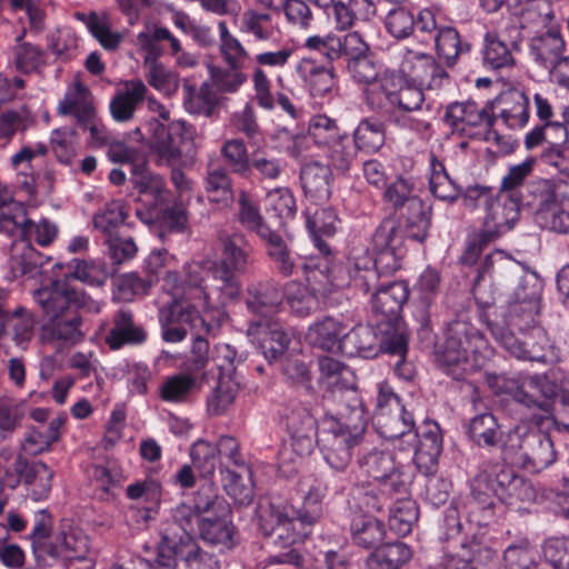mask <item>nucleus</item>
Here are the masks:
<instances>
[{"label": "nucleus", "instance_id": "1", "mask_svg": "<svg viewBox=\"0 0 569 569\" xmlns=\"http://www.w3.org/2000/svg\"><path fill=\"white\" fill-rule=\"evenodd\" d=\"M371 253L353 248L346 262L332 268L326 260L323 270L337 287H349L367 295L373 291L369 305L376 327L390 331L407 330L401 321V311L409 298L405 281L380 282V273H392L400 269L403 258L402 236L393 219H385L376 228L370 241Z\"/></svg>", "mask_w": 569, "mask_h": 569}, {"label": "nucleus", "instance_id": "2", "mask_svg": "<svg viewBox=\"0 0 569 569\" xmlns=\"http://www.w3.org/2000/svg\"><path fill=\"white\" fill-rule=\"evenodd\" d=\"M326 495V483L313 479L303 496L302 507L280 497L260 500L257 511L260 531L281 548L302 542L322 516Z\"/></svg>", "mask_w": 569, "mask_h": 569}, {"label": "nucleus", "instance_id": "3", "mask_svg": "<svg viewBox=\"0 0 569 569\" xmlns=\"http://www.w3.org/2000/svg\"><path fill=\"white\" fill-rule=\"evenodd\" d=\"M33 298L47 319L44 329L64 345H76L84 336L79 311L98 313L101 309L98 300L66 280L51 281L36 290Z\"/></svg>", "mask_w": 569, "mask_h": 569}, {"label": "nucleus", "instance_id": "4", "mask_svg": "<svg viewBox=\"0 0 569 569\" xmlns=\"http://www.w3.org/2000/svg\"><path fill=\"white\" fill-rule=\"evenodd\" d=\"M501 388L521 408L522 419L540 428H549L555 422L558 396L569 406V377L559 370L519 375L505 379Z\"/></svg>", "mask_w": 569, "mask_h": 569}, {"label": "nucleus", "instance_id": "5", "mask_svg": "<svg viewBox=\"0 0 569 569\" xmlns=\"http://www.w3.org/2000/svg\"><path fill=\"white\" fill-rule=\"evenodd\" d=\"M365 409L358 399L336 407L327 403L320 420L317 445L327 463L336 470H345L351 461L353 448L366 430Z\"/></svg>", "mask_w": 569, "mask_h": 569}, {"label": "nucleus", "instance_id": "6", "mask_svg": "<svg viewBox=\"0 0 569 569\" xmlns=\"http://www.w3.org/2000/svg\"><path fill=\"white\" fill-rule=\"evenodd\" d=\"M470 320L469 310L457 311L447 325L445 342L436 355L443 372L458 381L478 369V355L487 349V339Z\"/></svg>", "mask_w": 569, "mask_h": 569}, {"label": "nucleus", "instance_id": "7", "mask_svg": "<svg viewBox=\"0 0 569 569\" xmlns=\"http://www.w3.org/2000/svg\"><path fill=\"white\" fill-rule=\"evenodd\" d=\"M159 322L162 339L166 342L177 343L186 339L188 329L194 332L190 356L183 362V369L191 373L203 371L209 361V342L204 335H210L216 327L206 321L193 305H179L176 301L159 309Z\"/></svg>", "mask_w": 569, "mask_h": 569}, {"label": "nucleus", "instance_id": "8", "mask_svg": "<svg viewBox=\"0 0 569 569\" xmlns=\"http://www.w3.org/2000/svg\"><path fill=\"white\" fill-rule=\"evenodd\" d=\"M134 134L144 141L159 166L189 167L197 158L193 130L184 120H174L168 124L151 118Z\"/></svg>", "mask_w": 569, "mask_h": 569}, {"label": "nucleus", "instance_id": "9", "mask_svg": "<svg viewBox=\"0 0 569 569\" xmlns=\"http://www.w3.org/2000/svg\"><path fill=\"white\" fill-rule=\"evenodd\" d=\"M222 257L203 261V269L211 277V289L222 306L236 300L241 290L238 279L253 263V248L242 233L221 238Z\"/></svg>", "mask_w": 569, "mask_h": 569}, {"label": "nucleus", "instance_id": "10", "mask_svg": "<svg viewBox=\"0 0 569 569\" xmlns=\"http://www.w3.org/2000/svg\"><path fill=\"white\" fill-rule=\"evenodd\" d=\"M475 301L479 308V319L487 325L492 337L513 357L520 360L547 362L557 357L556 347L548 333L540 327H532L529 332H521V338L505 327L497 319H491V301L483 300L480 290L475 291Z\"/></svg>", "mask_w": 569, "mask_h": 569}, {"label": "nucleus", "instance_id": "11", "mask_svg": "<svg viewBox=\"0 0 569 569\" xmlns=\"http://www.w3.org/2000/svg\"><path fill=\"white\" fill-rule=\"evenodd\" d=\"M536 491L527 479L510 468L482 467L471 482V500L485 511H490L495 498L507 505L532 501Z\"/></svg>", "mask_w": 569, "mask_h": 569}, {"label": "nucleus", "instance_id": "12", "mask_svg": "<svg viewBox=\"0 0 569 569\" xmlns=\"http://www.w3.org/2000/svg\"><path fill=\"white\" fill-rule=\"evenodd\" d=\"M280 420L289 435V446L284 445L278 453L281 467L291 465L289 472L309 457L319 438L320 423L311 415L310 410L300 402L291 401L280 411Z\"/></svg>", "mask_w": 569, "mask_h": 569}, {"label": "nucleus", "instance_id": "13", "mask_svg": "<svg viewBox=\"0 0 569 569\" xmlns=\"http://www.w3.org/2000/svg\"><path fill=\"white\" fill-rule=\"evenodd\" d=\"M373 425L380 437L392 441L395 448L400 451L407 450L405 442H411L416 438L412 413L387 383L379 385Z\"/></svg>", "mask_w": 569, "mask_h": 569}, {"label": "nucleus", "instance_id": "14", "mask_svg": "<svg viewBox=\"0 0 569 569\" xmlns=\"http://www.w3.org/2000/svg\"><path fill=\"white\" fill-rule=\"evenodd\" d=\"M361 471L378 483L383 495H407L413 482L408 465L398 461L392 451L371 448L358 458Z\"/></svg>", "mask_w": 569, "mask_h": 569}, {"label": "nucleus", "instance_id": "15", "mask_svg": "<svg viewBox=\"0 0 569 569\" xmlns=\"http://www.w3.org/2000/svg\"><path fill=\"white\" fill-rule=\"evenodd\" d=\"M529 428L526 425L515 427L507 437L503 448L515 455L522 466L533 472H539L556 460V451L550 437L540 427Z\"/></svg>", "mask_w": 569, "mask_h": 569}, {"label": "nucleus", "instance_id": "16", "mask_svg": "<svg viewBox=\"0 0 569 569\" xmlns=\"http://www.w3.org/2000/svg\"><path fill=\"white\" fill-rule=\"evenodd\" d=\"M443 121L452 134L483 140H489L492 134L497 143L502 139L492 130L496 118L489 108L481 107L471 100L449 103L443 114Z\"/></svg>", "mask_w": 569, "mask_h": 569}, {"label": "nucleus", "instance_id": "17", "mask_svg": "<svg viewBox=\"0 0 569 569\" xmlns=\"http://www.w3.org/2000/svg\"><path fill=\"white\" fill-rule=\"evenodd\" d=\"M0 231L21 239L34 240L41 247L50 246L58 228L48 219L34 223L27 217L26 208L16 201L0 206Z\"/></svg>", "mask_w": 569, "mask_h": 569}, {"label": "nucleus", "instance_id": "18", "mask_svg": "<svg viewBox=\"0 0 569 569\" xmlns=\"http://www.w3.org/2000/svg\"><path fill=\"white\" fill-rule=\"evenodd\" d=\"M530 291L521 295L522 301H513L507 308L497 307L492 298H485L480 286L473 289V292L479 289L483 300L491 301V308L488 309L491 319H497L506 328L513 331L517 329L520 333L535 327V319L538 313L539 300L541 295L542 284L538 277L529 279Z\"/></svg>", "mask_w": 569, "mask_h": 569}, {"label": "nucleus", "instance_id": "19", "mask_svg": "<svg viewBox=\"0 0 569 569\" xmlns=\"http://www.w3.org/2000/svg\"><path fill=\"white\" fill-rule=\"evenodd\" d=\"M383 97L393 112L415 111L423 107L425 94L396 70H385L379 78V99Z\"/></svg>", "mask_w": 569, "mask_h": 569}, {"label": "nucleus", "instance_id": "20", "mask_svg": "<svg viewBox=\"0 0 569 569\" xmlns=\"http://www.w3.org/2000/svg\"><path fill=\"white\" fill-rule=\"evenodd\" d=\"M413 441L405 442L406 451L413 450V462L421 473L429 477L438 467V459L442 451V435L435 421L426 420L413 430Z\"/></svg>", "mask_w": 569, "mask_h": 569}, {"label": "nucleus", "instance_id": "21", "mask_svg": "<svg viewBox=\"0 0 569 569\" xmlns=\"http://www.w3.org/2000/svg\"><path fill=\"white\" fill-rule=\"evenodd\" d=\"M381 338L370 325H357L342 337V353L347 357L373 358L385 352V341L393 331L377 327Z\"/></svg>", "mask_w": 569, "mask_h": 569}, {"label": "nucleus", "instance_id": "22", "mask_svg": "<svg viewBox=\"0 0 569 569\" xmlns=\"http://www.w3.org/2000/svg\"><path fill=\"white\" fill-rule=\"evenodd\" d=\"M282 298L276 280H259L247 286L244 303L250 313L260 317L258 321L264 322L279 311Z\"/></svg>", "mask_w": 569, "mask_h": 569}, {"label": "nucleus", "instance_id": "23", "mask_svg": "<svg viewBox=\"0 0 569 569\" xmlns=\"http://www.w3.org/2000/svg\"><path fill=\"white\" fill-rule=\"evenodd\" d=\"M261 240L264 242L268 258L280 276L284 278L292 277L299 267L302 266L307 273V280H310L309 272L313 266L301 263L300 257L288 247L284 239L278 232L270 228H263Z\"/></svg>", "mask_w": 569, "mask_h": 569}, {"label": "nucleus", "instance_id": "24", "mask_svg": "<svg viewBox=\"0 0 569 569\" xmlns=\"http://www.w3.org/2000/svg\"><path fill=\"white\" fill-rule=\"evenodd\" d=\"M299 178L306 199L315 204L329 201L333 182L330 167L318 160H310L301 166Z\"/></svg>", "mask_w": 569, "mask_h": 569}, {"label": "nucleus", "instance_id": "25", "mask_svg": "<svg viewBox=\"0 0 569 569\" xmlns=\"http://www.w3.org/2000/svg\"><path fill=\"white\" fill-rule=\"evenodd\" d=\"M137 218L150 226L151 230L164 241L171 233H179L186 229L187 213L177 206H167L162 209L157 207L148 208L147 210L137 209Z\"/></svg>", "mask_w": 569, "mask_h": 569}, {"label": "nucleus", "instance_id": "26", "mask_svg": "<svg viewBox=\"0 0 569 569\" xmlns=\"http://www.w3.org/2000/svg\"><path fill=\"white\" fill-rule=\"evenodd\" d=\"M148 333L136 321L131 310L119 309L112 316V327L104 341L111 350H119L123 346H140L146 342Z\"/></svg>", "mask_w": 569, "mask_h": 569}, {"label": "nucleus", "instance_id": "27", "mask_svg": "<svg viewBox=\"0 0 569 569\" xmlns=\"http://www.w3.org/2000/svg\"><path fill=\"white\" fill-rule=\"evenodd\" d=\"M319 370L321 379L331 388L330 397H325V407L327 403L337 402V405L348 402L345 400V392L350 391L355 385L352 370L331 357H321L319 359Z\"/></svg>", "mask_w": 569, "mask_h": 569}, {"label": "nucleus", "instance_id": "28", "mask_svg": "<svg viewBox=\"0 0 569 569\" xmlns=\"http://www.w3.org/2000/svg\"><path fill=\"white\" fill-rule=\"evenodd\" d=\"M530 100L526 93L518 89L503 92L497 101V114L507 128L516 130L523 128L530 118Z\"/></svg>", "mask_w": 569, "mask_h": 569}, {"label": "nucleus", "instance_id": "29", "mask_svg": "<svg viewBox=\"0 0 569 569\" xmlns=\"http://www.w3.org/2000/svg\"><path fill=\"white\" fill-rule=\"evenodd\" d=\"M49 260L50 257L36 250L28 239L17 237L12 242L9 268L14 278L23 276L36 277Z\"/></svg>", "mask_w": 569, "mask_h": 569}, {"label": "nucleus", "instance_id": "30", "mask_svg": "<svg viewBox=\"0 0 569 569\" xmlns=\"http://www.w3.org/2000/svg\"><path fill=\"white\" fill-rule=\"evenodd\" d=\"M296 72L313 97L330 96L336 89L333 69L320 66L311 58H302Z\"/></svg>", "mask_w": 569, "mask_h": 569}, {"label": "nucleus", "instance_id": "31", "mask_svg": "<svg viewBox=\"0 0 569 569\" xmlns=\"http://www.w3.org/2000/svg\"><path fill=\"white\" fill-rule=\"evenodd\" d=\"M199 533L204 542H208L219 550H230L234 546L236 529L228 515H213L202 517L198 521Z\"/></svg>", "mask_w": 569, "mask_h": 569}, {"label": "nucleus", "instance_id": "32", "mask_svg": "<svg viewBox=\"0 0 569 569\" xmlns=\"http://www.w3.org/2000/svg\"><path fill=\"white\" fill-rule=\"evenodd\" d=\"M519 202L508 200L502 207L490 206L483 221V230L480 233L481 242H489L501 233L511 230L520 216Z\"/></svg>", "mask_w": 569, "mask_h": 569}, {"label": "nucleus", "instance_id": "33", "mask_svg": "<svg viewBox=\"0 0 569 569\" xmlns=\"http://www.w3.org/2000/svg\"><path fill=\"white\" fill-rule=\"evenodd\" d=\"M249 333H263L260 347L264 358L269 361L279 359L290 343V336L283 327L274 320L252 321L248 328Z\"/></svg>", "mask_w": 569, "mask_h": 569}, {"label": "nucleus", "instance_id": "34", "mask_svg": "<svg viewBox=\"0 0 569 569\" xmlns=\"http://www.w3.org/2000/svg\"><path fill=\"white\" fill-rule=\"evenodd\" d=\"M147 87L141 80H128L124 89L118 91L110 101V113L114 121L127 122L133 118L139 103L144 99Z\"/></svg>", "mask_w": 569, "mask_h": 569}, {"label": "nucleus", "instance_id": "35", "mask_svg": "<svg viewBox=\"0 0 569 569\" xmlns=\"http://www.w3.org/2000/svg\"><path fill=\"white\" fill-rule=\"evenodd\" d=\"M517 50V40H506L502 32H488L482 49L483 62L493 70L511 68L516 63L513 52Z\"/></svg>", "mask_w": 569, "mask_h": 569}, {"label": "nucleus", "instance_id": "36", "mask_svg": "<svg viewBox=\"0 0 569 569\" xmlns=\"http://www.w3.org/2000/svg\"><path fill=\"white\" fill-rule=\"evenodd\" d=\"M349 530L352 542L362 549L377 548L386 538L383 522L368 513L355 515Z\"/></svg>", "mask_w": 569, "mask_h": 569}, {"label": "nucleus", "instance_id": "37", "mask_svg": "<svg viewBox=\"0 0 569 569\" xmlns=\"http://www.w3.org/2000/svg\"><path fill=\"white\" fill-rule=\"evenodd\" d=\"M411 488L407 495H387L396 501L389 508V528L398 536H407L419 518L418 506L411 499Z\"/></svg>", "mask_w": 569, "mask_h": 569}, {"label": "nucleus", "instance_id": "38", "mask_svg": "<svg viewBox=\"0 0 569 569\" xmlns=\"http://www.w3.org/2000/svg\"><path fill=\"white\" fill-rule=\"evenodd\" d=\"M36 461L29 462L22 455H16L10 449L0 451V471L4 472V483L14 489L21 481L28 487L38 478L34 472Z\"/></svg>", "mask_w": 569, "mask_h": 569}, {"label": "nucleus", "instance_id": "39", "mask_svg": "<svg viewBox=\"0 0 569 569\" xmlns=\"http://www.w3.org/2000/svg\"><path fill=\"white\" fill-rule=\"evenodd\" d=\"M412 558L411 548L401 541L378 546L366 559L367 569H402Z\"/></svg>", "mask_w": 569, "mask_h": 569}, {"label": "nucleus", "instance_id": "40", "mask_svg": "<svg viewBox=\"0 0 569 569\" xmlns=\"http://www.w3.org/2000/svg\"><path fill=\"white\" fill-rule=\"evenodd\" d=\"M327 12L333 17L336 27L339 30L352 28L358 21L369 20L376 11V7L370 0H346L335 1Z\"/></svg>", "mask_w": 569, "mask_h": 569}, {"label": "nucleus", "instance_id": "41", "mask_svg": "<svg viewBox=\"0 0 569 569\" xmlns=\"http://www.w3.org/2000/svg\"><path fill=\"white\" fill-rule=\"evenodd\" d=\"M566 43L558 31H546L531 38L529 53L536 64L547 69L565 53Z\"/></svg>", "mask_w": 569, "mask_h": 569}, {"label": "nucleus", "instance_id": "42", "mask_svg": "<svg viewBox=\"0 0 569 569\" xmlns=\"http://www.w3.org/2000/svg\"><path fill=\"white\" fill-rule=\"evenodd\" d=\"M353 148L360 152L372 154L386 143V126L373 117L363 118L352 132Z\"/></svg>", "mask_w": 569, "mask_h": 569}, {"label": "nucleus", "instance_id": "43", "mask_svg": "<svg viewBox=\"0 0 569 569\" xmlns=\"http://www.w3.org/2000/svg\"><path fill=\"white\" fill-rule=\"evenodd\" d=\"M130 181L141 197L148 198L144 201L149 208L158 207L164 190V181L161 176L153 173L146 162H133L131 163Z\"/></svg>", "mask_w": 569, "mask_h": 569}, {"label": "nucleus", "instance_id": "44", "mask_svg": "<svg viewBox=\"0 0 569 569\" xmlns=\"http://www.w3.org/2000/svg\"><path fill=\"white\" fill-rule=\"evenodd\" d=\"M182 90L183 106L189 113L207 118L213 117L218 97L208 81L202 82L198 88L186 81Z\"/></svg>", "mask_w": 569, "mask_h": 569}, {"label": "nucleus", "instance_id": "45", "mask_svg": "<svg viewBox=\"0 0 569 569\" xmlns=\"http://www.w3.org/2000/svg\"><path fill=\"white\" fill-rule=\"evenodd\" d=\"M537 160L529 157L520 163L509 166L507 173L502 177L499 188V193L505 196L508 200L522 203V188L529 187V178L533 173V168Z\"/></svg>", "mask_w": 569, "mask_h": 569}, {"label": "nucleus", "instance_id": "46", "mask_svg": "<svg viewBox=\"0 0 569 569\" xmlns=\"http://www.w3.org/2000/svg\"><path fill=\"white\" fill-rule=\"evenodd\" d=\"M347 69L355 81L371 86L367 90L368 102L378 109L383 107L379 99V73L369 53L347 62Z\"/></svg>", "mask_w": 569, "mask_h": 569}, {"label": "nucleus", "instance_id": "47", "mask_svg": "<svg viewBox=\"0 0 569 569\" xmlns=\"http://www.w3.org/2000/svg\"><path fill=\"white\" fill-rule=\"evenodd\" d=\"M340 321L326 317L313 323L308 331L311 345L326 351H340L342 353V337L345 333Z\"/></svg>", "mask_w": 569, "mask_h": 569}, {"label": "nucleus", "instance_id": "48", "mask_svg": "<svg viewBox=\"0 0 569 569\" xmlns=\"http://www.w3.org/2000/svg\"><path fill=\"white\" fill-rule=\"evenodd\" d=\"M221 472L227 493L234 502L242 506L249 505L254 497L251 469L248 466H242L239 470L226 468L221 469Z\"/></svg>", "mask_w": 569, "mask_h": 569}, {"label": "nucleus", "instance_id": "49", "mask_svg": "<svg viewBox=\"0 0 569 569\" xmlns=\"http://www.w3.org/2000/svg\"><path fill=\"white\" fill-rule=\"evenodd\" d=\"M89 550V541L79 530H70L57 533L53 543L47 549V556L52 558L64 557L67 559H84Z\"/></svg>", "mask_w": 569, "mask_h": 569}, {"label": "nucleus", "instance_id": "50", "mask_svg": "<svg viewBox=\"0 0 569 569\" xmlns=\"http://www.w3.org/2000/svg\"><path fill=\"white\" fill-rule=\"evenodd\" d=\"M408 340L407 330L396 329L392 336L388 337L383 343V353H388L393 359L390 361V366L393 368L395 373L403 380H410L415 373L412 363L407 360Z\"/></svg>", "mask_w": 569, "mask_h": 569}, {"label": "nucleus", "instance_id": "51", "mask_svg": "<svg viewBox=\"0 0 569 569\" xmlns=\"http://www.w3.org/2000/svg\"><path fill=\"white\" fill-rule=\"evenodd\" d=\"M173 539L169 540L171 548L178 560H181L190 569H203L204 565L211 560V556L203 551L190 532L172 531Z\"/></svg>", "mask_w": 569, "mask_h": 569}, {"label": "nucleus", "instance_id": "52", "mask_svg": "<svg viewBox=\"0 0 569 569\" xmlns=\"http://www.w3.org/2000/svg\"><path fill=\"white\" fill-rule=\"evenodd\" d=\"M204 190L210 202L229 206L233 201L232 179L226 168L209 167L204 178Z\"/></svg>", "mask_w": 569, "mask_h": 569}, {"label": "nucleus", "instance_id": "53", "mask_svg": "<svg viewBox=\"0 0 569 569\" xmlns=\"http://www.w3.org/2000/svg\"><path fill=\"white\" fill-rule=\"evenodd\" d=\"M200 383L196 376L189 371L167 377L160 387V397L166 402H186Z\"/></svg>", "mask_w": 569, "mask_h": 569}, {"label": "nucleus", "instance_id": "54", "mask_svg": "<svg viewBox=\"0 0 569 569\" xmlns=\"http://www.w3.org/2000/svg\"><path fill=\"white\" fill-rule=\"evenodd\" d=\"M429 188L439 200L452 203L462 194L461 188L449 177L446 167L436 156L430 159Z\"/></svg>", "mask_w": 569, "mask_h": 569}, {"label": "nucleus", "instance_id": "55", "mask_svg": "<svg viewBox=\"0 0 569 569\" xmlns=\"http://www.w3.org/2000/svg\"><path fill=\"white\" fill-rule=\"evenodd\" d=\"M436 49L439 57L448 67L456 64L457 59L470 51V43L461 39L453 27H441L435 36Z\"/></svg>", "mask_w": 569, "mask_h": 569}, {"label": "nucleus", "instance_id": "56", "mask_svg": "<svg viewBox=\"0 0 569 569\" xmlns=\"http://www.w3.org/2000/svg\"><path fill=\"white\" fill-rule=\"evenodd\" d=\"M67 268L69 272L63 279L67 282H69V278H72L93 287H101L109 277L104 263L96 260L74 258L67 263Z\"/></svg>", "mask_w": 569, "mask_h": 569}, {"label": "nucleus", "instance_id": "57", "mask_svg": "<svg viewBox=\"0 0 569 569\" xmlns=\"http://www.w3.org/2000/svg\"><path fill=\"white\" fill-rule=\"evenodd\" d=\"M470 439L480 447H496L502 440L500 427L492 413L473 417L468 427Z\"/></svg>", "mask_w": 569, "mask_h": 569}, {"label": "nucleus", "instance_id": "58", "mask_svg": "<svg viewBox=\"0 0 569 569\" xmlns=\"http://www.w3.org/2000/svg\"><path fill=\"white\" fill-rule=\"evenodd\" d=\"M431 226V207L421 199H412L405 226V236L417 242H423Z\"/></svg>", "mask_w": 569, "mask_h": 569}, {"label": "nucleus", "instance_id": "59", "mask_svg": "<svg viewBox=\"0 0 569 569\" xmlns=\"http://www.w3.org/2000/svg\"><path fill=\"white\" fill-rule=\"evenodd\" d=\"M240 31L251 36L257 41L273 40L278 33L271 14L254 10L243 12L240 22Z\"/></svg>", "mask_w": 569, "mask_h": 569}, {"label": "nucleus", "instance_id": "60", "mask_svg": "<svg viewBox=\"0 0 569 569\" xmlns=\"http://www.w3.org/2000/svg\"><path fill=\"white\" fill-rule=\"evenodd\" d=\"M246 357L228 343L213 348L211 361L218 370V379L238 380L237 370L243 365Z\"/></svg>", "mask_w": 569, "mask_h": 569}, {"label": "nucleus", "instance_id": "61", "mask_svg": "<svg viewBox=\"0 0 569 569\" xmlns=\"http://www.w3.org/2000/svg\"><path fill=\"white\" fill-rule=\"evenodd\" d=\"M221 156L230 171L243 179H250L249 166L251 154H248L244 142L240 139L227 140L221 147Z\"/></svg>", "mask_w": 569, "mask_h": 569}, {"label": "nucleus", "instance_id": "62", "mask_svg": "<svg viewBox=\"0 0 569 569\" xmlns=\"http://www.w3.org/2000/svg\"><path fill=\"white\" fill-rule=\"evenodd\" d=\"M326 158L330 170L338 174L349 173L351 164L356 159V149L349 144L348 134L327 146Z\"/></svg>", "mask_w": 569, "mask_h": 569}, {"label": "nucleus", "instance_id": "63", "mask_svg": "<svg viewBox=\"0 0 569 569\" xmlns=\"http://www.w3.org/2000/svg\"><path fill=\"white\" fill-rule=\"evenodd\" d=\"M506 569H537L538 551L527 540L508 546L503 552Z\"/></svg>", "mask_w": 569, "mask_h": 569}, {"label": "nucleus", "instance_id": "64", "mask_svg": "<svg viewBox=\"0 0 569 569\" xmlns=\"http://www.w3.org/2000/svg\"><path fill=\"white\" fill-rule=\"evenodd\" d=\"M545 561L553 569H569V537H550L541 545Z\"/></svg>", "mask_w": 569, "mask_h": 569}]
</instances>
